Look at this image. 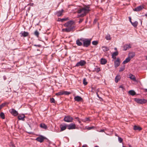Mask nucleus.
I'll return each mask as SVG.
<instances>
[{
	"instance_id": "obj_1",
	"label": "nucleus",
	"mask_w": 147,
	"mask_h": 147,
	"mask_svg": "<svg viewBox=\"0 0 147 147\" xmlns=\"http://www.w3.org/2000/svg\"><path fill=\"white\" fill-rule=\"evenodd\" d=\"M90 11L89 7L86 6L78 9L77 12L78 13L82 14L85 16Z\"/></svg>"
},
{
	"instance_id": "obj_2",
	"label": "nucleus",
	"mask_w": 147,
	"mask_h": 147,
	"mask_svg": "<svg viewBox=\"0 0 147 147\" xmlns=\"http://www.w3.org/2000/svg\"><path fill=\"white\" fill-rule=\"evenodd\" d=\"M80 40L83 42V46L84 47H88L90 45L92 40L91 38L88 39L81 38L80 39Z\"/></svg>"
},
{
	"instance_id": "obj_3",
	"label": "nucleus",
	"mask_w": 147,
	"mask_h": 147,
	"mask_svg": "<svg viewBox=\"0 0 147 147\" xmlns=\"http://www.w3.org/2000/svg\"><path fill=\"white\" fill-rule=\"evenodd\" d=\"M134 100L136 102L140 104H143L146 102L147 100L144 99H139L138 98H135Z\"/></svg>"
},
{
	"instance_id": "obj_4",
	"label": "nucleus",
	"mask_w": 147,
	"mask_h": 147,
	"mask_svg": "<svg viewBox=\"0 0 147 147\" xmlns=\"http://www.w3.org/2000/svg\"><path fill=\"white\" fill-rule=\"evenodd\" d=\"M86 62L84 60H81L79 62H78L76 65L75 67H79L80 66H83L85 65Z\"/></svg>"
},
{
	"instance_id": "obj_5",
	"label": "nucleus",
	"mask_w": 147,
	"mask_h": 147,
	"mask_svg": "<svg viewBox=\"0 0 147 147\" xmlns=\"http://www.w3.org/2000/svg\"><path fill=\"white\" fill-rule=\"evenodd\" d=\"M75 28V26H70L65 28L63 29L62 30L63 31H65L66 32H69L71 31H73V30Z\"/></svg>"
},
{
	"instance_id": "obj_6",
	"label": "nucleus",
	"mask_w": 147,
	"mask_h": 147,
	"mask_svg": "<svg viewBox=\"0 0 147 147\" xmlns=\"http://www.w3.org/2000/svg\"><path fill=\"white\" fill-rule=\"evenodd\" d=\"M73 119V118L69 116H65L64 118V121L67 122H71L72 121Z\"/></svg>"
},
{
	"instance_id": "obj_7",
	"label": "nucleus",
	"mask_w": 147,
	"mask_h": 147,
	"mask_svg": "<svg viewBox=\"0 0 147 147\" xmlns=\"http://www.w3.org/2000/svg\"><path fill=\"white\" fill-rule=\"evenodd\" d=\"M67 129L69 130L73 129L76 128V125L75 124L71 123L67 124Z\"/></svg>"
},
{
	"instance_id": "obj_8",
	"label": "nucleus",
	"mask_w": 147,
	"mask_h": 147,
	"mask_svg": "<svg viewBox=\"0 0 147 147\" xmlns=\"http://www.w3.org/2000/svg\"><path fill=\"white\" fill-rule=\"evenodd\" d=\"M74 24V22L72 20H70L64 24V25L65 27H69L70 26H73L72 25Z\"/></svg>"
},
{
	"instance_id": "obj_9",
	"label": "nucleus",
	"mask_w": 147,
	"mask_h": 147,
	"mask_svg": "<svg viewBox=\"0 0 147 147\" xmlns=\"http://www.w3.org/2000/svg\"><path fill=\"white\" fill-rule=\"evenodd\" d=\"M20 36L21 37H26L29 35V33L25 31H21L20 33Z\"/></svg>"
},
{
	"instance_id": "obj_10",
	"label": "nucleus",
	"mask_w": 147,
	"mask_h": 147,
	"mask_svg": "<svg viewBox=\"0 0 147 147\" xmlns=\"http://www.w3.org/2000/svg\"><path fill=\"white\" fill-rule=\"evenodd\" d=\"M60 131H63L67 128V124L65 123H62L61 124L60 126Z\"/></svg>"
},
{
	"instance_id": "obj_11",
	"label": "nucleus",
	"mask_w": 147,
	"mask_h": 147,
	"mask_svg": "<svg viewBox=\"0 0 147 147\" xmlns=\"http://www.w3.org/2000/svg\"><path fill=\"white\" fill-rule=\"evenodd\" d=\"M10 113L14 116L18 115V112L13 109H12L9 110Z\"/></svg>"
},
{
	"instance_id": "obj_12",
	"label": "nucleus",
	"mask_w": 147,
	"mask_h": 147,
	"mask_svg": "<svg viewBox=\"0 0 147 147\" xmlns=\"http://www.w3.org/2000/svg\"><path fill=\"white\" fill-rule=\"evenodd\" d=\"M45 138L42 136H40L39 137L36 138L35 140L37 141L40 142V143L44 141Z\"/></svg>"
},
{
	"instance_id": "obj_13",
	"label": "nucleus",
	"mask_w": 147,
	"mask_h": 147,
	"mask_svg": "<svg viewBox=\"0 0 147 147\" xmlns=\"http://www.w3.org/2000/svg\"><path fill=\"white\" fill-rule=\"evenodd\" d=\"M120 59L119 58H117V59L114 61V66L115 68L118 67L120 64Z\"/></svg>"
},
{
	"instance_id": "obj_14",
	"label": "nucleus",
	"mask_w": 147,
	"mask_h": 147,
	"mask_svg": "<svg viewBox=\"0 0 147 147\" xmlns=\"http://www.w3.org/2000/svg\"><path fill=\"white\" fill-rule=\"evenodd\" d=\"M131 45L130 44H125L123 46V51H126L127 50L129 49V48H131Z\"/></svg>"
},
{
	"instance_id": "obj_15",
	"label": "nucleus",
	"mask_w": 147,
	"mask_h": 147,
	"mask_svg": "<svg viewBox=\"0 0 147 147\" xmlns=\"http://www.w3.org/2000/svg\"><path fill=\"white\" fill-rule=\"evenodd\" d=\"M144 8L142 5H140L135 8L134 9V10L136 11H141Z\"/></svg>"
},
{
	"instance_id": "obj_16",
	"label": "nucleus",
	"mask_w": 147,
	"mask_h": 147,
	"mask_svg": "<svg viewBox=\"0 0 147 147\" xmlns=\"http://www.w3.org/2000/svg\"><path fill=\"white\" fill-rule=\"evenodd\" d=\"M64 11V10L62 9L61 10L57 11L56 13V15L58 17L62 15V13Z\"/></svg>"
},
{
	"instance_id": "obj_17",
	"label": "nucleus",
	"mask_w": 147,
	"mask_h": 147,
	"mask_svg": "<svg viewBox=\"0 0 147 147\" xmlns=\"http://www.w3.org/2000/svg\"><path fill=\"white\" fill-rule=\"evenodd\" d=\"M74 99L75 101L78 102H80L82 100V98L80 96H75Z\"/></svg>"
},
{
	"instance_id": "obj_18",
	"label": "nucleus",
	"mask_w": 147,
	"mask_h": 147,
	"mask_svg": "<svg viewBox=\"0 0 147 147\" xmlns=\"http://www.w3.org/2000/svg\"><path fill=\"white\" fill-rule=\"evenodd\" d=\"M135 55V53L134 52H130L128 54V57L131 59L133 58L134 57Z\"/></svg>"
},
{
	"instance_id": "obj_19",
	"label": "nucleus",
	"mask_w": 147,
	"mask_h": 147,
	"mask_svg": "<svg viewBox=\"0 0 147 147\" xmlns=\"http://www.w3.org/2000/svg\"><path fill=\"white\" fill-rule=\"evenodd\" d=\"M129 78L134 81H136V78L135 76L131 74H129Z\"/></svg>"
},
{
	"instance_id": "obj_20",
	"label": "nucleus",
	"mask_w": 147,
	"mask_h": 147,
	"mask_svg": "<svg viewBox=\"0 0 147 147\" xmlns=\"http://www.w3.org/2000/svg\"><path fill=\"white\" fill-rule=\"evenodd\" d=\"M80 40L77 39L76 41V44L78 46H81L83 45V43L80 41Z\"/></svg>"
},
{
	"instance_id": "obj_21",
	"label": "nucleus",
	"mask_w": 147,
	"mask_h": 147,
	"mask_svg": "<svg viewBox=\"0 0 147 147\" xmlns=\"http://www.w3.org/2000/svg\"><path fill=\"white\" fill-rule=\"evenodd\" d=\"M107 62V60L103 58H102L100 60V63L101 64L104 65Z\"/></svg>"
},
{
	"instance_id": "obj_22",
	"label": "nucleus",
	"mask_w": 147,
	"mask_h": 147,
	"mask_svg": "<svg viewBox=\"0 0 147 147\" xmlns=\"http://www.w3.org/2000/svg\"><path fill=\"white\" fill-rule=\"evenodd\" d=\"M130 60V58L128 57L126 58L123 61L122 63L123 64H125L129 61Z\"/></svg>"
},
{
	"instance_id": "obj_23",
	"label": "nucleus",
	"mask_w": 147,
	"mask_h": 147,
	"mask_svg": "<svg viewBox=\"0 0 147 147\" xmlns=\"http://www.w3.org/2000/svg\"><path fill=\"white\" fill-rule=\"evenodd\" d=\"M68 19H69L68 18L62 19L58 18L57 20V21L63 22V21L68 20Z\"/></svg>"
},
{
	"instance_id": "obj_24",
	"label": "nucleus",
	"mask_w": 147,
	"mask_h": 147,
	"mask_svg": "<svg viewBox=\"0 0 147 147\" xmlns=\"http://www.w3.org/2000/svg\"><path fill=\"white\" fill-rule=\"evenodd\" d=\"M134 129L135 130H138L139 131H140L142 129V128L139 127L136 125H135L134 127Z\"/></svg>"
},
{
	"instance_id": "obj_25",
	"label": "nucleus",
	"mask_w": 147,
	"mask_h": 147,
	"mask_svg": "<svg viewBox=\"0 0 147 147\" xmlns=\"http://www.w3.org/2000/svg\"><path fill=\"white\" fill-rule=\"evenodd\" d=\"M40 126L41 127L45 129H47V126L44 123L40 124Z\"/></svg>"
},
{
	"instance_id": "obj_26",
	"label": "nucleus",
	"mask_w": 147,
	"mask_h": 147,
	"mask_svg": "<svg viewBox=\"0 0 147 147\" xmlns=\"http://www.w3.org/2000/svg\"><path fill=\"white\" fill-rule=\"evenodd\" d=\"M129 94L131 95L134 96L136 94L135 92L133 90H130L129 91Z\"/></svg>"
},
{
	"instance_id": "obj_27",
	"label": "nucleus",
	"mask_w": 147,
	"mask_h": 147,
	"mask_svg": "<svg viewBox=\"0 0 147 147\" xmlns=\"http://www.w3.org/2000/svg\"><path fill=\"white\" fill-rule=\"evenodd\" d=\"M131 24L134 27H136L138 25V22L137 21H135L134 22H131Z\"/></svg>"
},
{
	"instance_id": "obj_28",
	"label": "nucleus",
	"mask_w": 147,
	"mask_h": 147,
	"mask_svg": "<svg viewBox=\"0 0 147 147\" xmlns=\"http://www.w3.org/2000/svg\"><path fill=\"white\" fill-rule=\"evenodd\" d=\"M24 117L25 116L24 115H23V116L19 115L18 117V118L19 120H22V121H24Z\"/></svg>"
},
{
	"instance_id": "obj_29",
	"label": "nucleus",
	"mask_w": 147,
	"mask_h": 147,
	"mask_svg": "<svg viewBox=\"0 0 147 147\" xmlns=\"http://www.w3.org/2000/svg\"><path fill=\"white\" fill-rule=\"evenodd\" d=\"M105 38L107 40H110L111 39V36L109 34H108L105 36Z\"/></svg>"
},
{
	"instance_id": "obj_30",
	"label": "nucleus",
	"mask_w": 147,
	"mask_h": 147,
	"mask_svg": "<svg viewBox=\"0 0 147 147\" xmlns=\"http://www.w3.org/2000/svg\"><path fill=\"white\" fill-rule=\"evenodd\" d=\"M102 50L104 52H105L108 51L109 50V48L108 47H102Z\"/></svg>"
},
{
	"instance_id": "obj_31",
	"label": "nucleus",
	"mask_w": 147,
	"mask_h": 147,
	"mask_svg": "<svg viewBox=\"0 0 147 147\" xmlns=\"http://www.w3.org/2000/svg\"><path fill=\"white\" fill-rule=\"evenodd\" d=\"M120 80V76H117L115 78V82L117 83L119 80Z\"/></svg>"
},
{
	"instance_id": "obj_32",
	"label": "nucleus",
	"mask_w": 147,
	"mask_h": 147,
	"mask_svg": "<svg viewBox=\"0 0 147 147\" xmlns=\"http://www.w3.org/2000/svg\"><path fill=\"white\" fill-rule=\"evenodd\" d=\"M125 69V65H123V66L119 68V72H121L123 71Z\"/></svg>"
},
{
	"instance_id": "obj_33",
	"label": "nucleus",
	"mask_w": 147,
	"mask_h": 147,
	"mask_svg": "<svg viewBox=\"0 0 147 147\" xmlns=\"http://www.w3.org/2000/svg\"><path fill=\"white\" fill-rule=\"evenodd\" d=\"M0 116L3 119L5 118V116L4 113L3 112H1L0 114Z\"/></svg>"
},
{
	"instance_id": "obj_34",
	"label": "nucleus",
	"mask_w": 147,
	"mask_h": 147,
	"mask_svg": "<svg viewBox=\"0 0 147 147\" xmlns=\"http://www.w3.org/2000/svg\"><path fill=\"white\" fill-rule=\"evenodd\" d=\"M34 35L36 36H37V37H38L39 35V32L38 31V30H36L34 32Z\"/></svg>"
},
{
	"instance_id": "obj_35",
	"label": "nucleus",
	"mask_w": 147,
	"mask_h": 147,
	"mask_svg": "<svg viewBox=\"0 0 147 147\" xmlns=\"http://www.w3.org/2000/svg\"><path fill=\"white\" fill-rule=\"evenodd\" d=\"M63 94L65 95H68L71 94V92L67 91H63Z\"/></svg>"
},
{
	"instance_id": "obj_36",
	"label": "nucleus",
	"mask_w": 147,
	"mask_h": 147,
	"mask_svg": "<svg viewBox=\"0 0 147 147\" xmlns=\"http://www.w3.org/2000/svg\"><path fill=\"white\" fill-rule=\"evenodd\" d=\"M118 53L117 51L115 52H114L112 55V56L113 57V56H116L118 55Z\"/></svg>"
},
{
	"instance_id": "obj_37",
	"label": "nucleus",
	"mask_w": 147,
	"mask_h": 147,
	"mask_svg": "<svg viewBox=\"0 0 147 147\" xmlns=\"http://www.w3.org/2000/svg\"><path fill=\"white\" fill-rule=\"evenodd\" d=\"M63 94V91L59 92L56 94V95L57 96L61 95Z\"/></svg>"
},
{
	"instance_id": "obj_38",
	"label": "nucleus",
	"mask_w": 147,
	"mask_h": 147,
	"mask_svg": "<svg viewBox=\"0 0 147 147\" xmlns=\"http://www.w3.org/2000/svg\"><path fill=\"white\" fill-rule=\"evenodd\" d=\"M90 120L88 118H86L84 119H82V121L86 122L87 121H88Z\"/></svg>"
},
{
	"instance_id": "obj_39",
	"label": "nucleus",
	"mask_w": 147,
	"mask_h": 147,
	"mask_svg": "<svg viewBox=\"0 0 147 147\" xmlns=\"http://www.w3.org/2000/svg\"><path fill=\"white\" fill-rule=\"evenodd\" d=\"M83 84L84 85H86L87 84V82L86 81L85 78H84L83 80Z\"/></svg>"
},
{
	"instance_id": "obj_40",
	"label": "nucleus",
	"mask_w": 147,
	"mask_h": 147,
	"mask_svg": "<svg viewBox=\"0 0 147 147\" xmlns=\"http://www.w3.org/2000/svg\"><path fill=\"white\" fill-rule=\"evenodd\" d=\"M95 70L97 72H98L99 71H100V69L99 67H98L97 68H95Z\"/></svg>"
},
{
	"instance_id": "obj_41",
	"label": "nucleus",
	"mask_w": 147,
	"mask_h": 147,
	"mask_svg": "<svg viewBox=\"0 0 147 147\" xmlns=\"http://www.w3.org/2000/svg\"><path fill=\"white\" fill-rule=\"evenodd\" d=\"M98 43V42L96 41H94L92 42V44L94 45H96Z\"/></svg>"
},
{
	"instance_id": "obj_42",
	"label": "nucleus",
	"mask_w": 147,
	"mask_h": 147,
	"mask_svg": "<svg viewBox=\"0 0 147 147\" xmlns=\"http://www.w3.org/2000/svg\"><path fill=\"white\" fill-rule=\"evenodd\" d=\"M118 141L120 143H121L122 142L123 139L121 138V137H118Z\"/></svg>"
},
{
	"instance_id": "obj_43",
	"label": "nucleus",
	"mask_w": 147,
	"mask_h": 147,
	"mask_svg": "<svg viewBox=\"0 0 147 147\" xmlns=\"http://www.w3.org/2000/svg\"><path fill=\"white\" fill-rule=\"evenodd\" d=\"M50 102L51 103H55V100L53 98H52L50 99Z\"/></svg>"
},
{
	"instance_id": "obj_44",
	"label": "nucleus",
	"mask_w": 147,
	"mask_h": 147,
	"mask_svg": "<svg viewBox=\"0 0 147 147\" xmlns=\"http://www.w3.org/2000/svg\"><path fill=\"white\" fill-rule=\"evenodd\" d=\"M84 16L82 14L77 15L78 18L82 17H84Z\"/></svg>"
},
{
	"instance_id": "obj_45",
	"label": "nucleus",
	"mask_w": 147,
	"mask_h": 147,
	"mask_svg": "<svg viewBox=\"0 0 147 147\" xmlns=\"http://www.w3.org/2000/svg\"><path fill=\"white\" fill-rule=\"evenodd\" d=\"M33 46L36 47H41V45H36L35 44L33 45Z\"/></svg>"
},
{
	"instance_id": "obj_46",
	"label": "nucleus",
	"mask_w": 147,
	"mask_h": 147,
	"mask_svg": "<svg viewBox=\"0 0 147 147\" xmlns=\"http://www.w3.org/2000/svg\"><path fill=\"white\" fill-rule=\"evenodd\" d=\"M5 103H3L0 105V107L2 108L4 106H5Z\"/></svg>"
},
{
	"instance_id": "obj_47",
	"label": "nucleus",
	"mask_w": 147,
	"mask_h": 147,
	"mask_svg": "<svg viewBox=\"0 0 147 147\" xmlns=\"http://www.w3.org/2000/svg\"><path fill=\"white\" fill-rule=\"evenodd\" d=\"M96 94H97V97L100 99V100H102V98L99 96L97 92L96 93Z\"/></svg>"
},
{
	"instance_id": "obj_48",
	"label": "nucleus",
	"mask_w": 147,
	"mask_h": 147,
	"mask_svg": "<svg viewBox=\"0 0 147 147\" xmlns=\"http://www.w3.org/2000/svg\"><path fill=\"white\" fill-rule=\"evenodd\" d=\"M93 127H88L87 128V129H88V130H90L93 128Z\"/></svg>"
},
{
	"instance_id": "obj_49",
	"label": "nucleus",
	"mask_w": 147,
	"mask_h": 147,
	"mask_svg": "<svg viewBox=\"0 0 147 147\" xmlns=\"http://www.w3.org/2000/svg\"><path fill=\"white\" fill-rule=\"evenodd\" d=\"M83 19H80V20L79 21V23H81L83 21Z\"/></svg>"
},
{
	"instance_id": "obj_50",
	"label": "nucleus",
	"mask_w": 147,
	"mask_h": 147,
	"mask_svg": "<svg viewBox=\"0 0 147 147\" xmlns=\"http://www.w3.org/2000/svg\"><path fill=\"white\" fill-rule=\"evenodd\" d=\"M97 19H95L94 21V22H93V23L94 24H95L96 23V22H97Z\"/></svg>"
},
{
	"instance_id": "obj_51",
	"label": "nucleus",
	"mask_w": 147,
	"mask_h": 147,
	"mask_svg": "<svg viewBox=\"0 0 147 147\" xmlns=\"http://www.w3.org/2000/svg\"><path fill=\"white\" fill-rule=\"evenodd\" d=\"M129 21H130V22H131H131H131V17H129Z\"/></svg>"
},
{
	"instance_id": "obj_52",
	"label": "nucleus",
	"mask_w": 147,
	"mask_h": 147,
	"mask_svg": "<svg viewBox=\"0 0 147 147\" xmlns=\"http://www.w3.org/2000/svg\"><path fill=\"white\" fill-rule=\"evenodd\" d=\"M28 5L31 6H33L34 5V3H29Z\"/></svg>"
},
{
	"instance_id": "obj_53",
	"label": "nucleus",
	"mask_w": 147,
	"mask_h": 147,
	"mask_svg": "<svg viewBox=\"0 0 147 147\" xmlns=\"http://www.w3.org/2000/svg\"><path fill=\"white\" fill-rule=\"evenodd\" d=\"M119 88H121L123 89L124 88L123 86L122 85H121L119 86Z\"/></svg>"
},
{
	"instance_id": "obj_54",
	"label": "nucleus",
	"mask_w": 147,
	"mask_h": 147,
	"mask_svg": "<svg viewBox=\"0 0 147 147\" xmlns=\"http://www.w3.org/2000/svg\"><path fill=\"white\" fill-rule=\"evenodd\" d=\"M112 58L113 59H116V56H113V57L112 56Z\"/></svg>"
},
{
	"instance_id": "obj_55",
	"label": "nucleus",
	"mask_w": 147,
	"mask_h": 147,
	"mask_svg": "<svg viewBox=\"0 0 147 147\" xmlns=\"http://www.w3.org/2000/svg\"><path fill=\"white\" fill-rule=\"evenodd\" d=\"M78 121H79L80 119L78 117H76L75 118Z\"/></svg>"
},
{
	"instance_id": "obj_56",
	"label": "nucleus",
	"mask_w": 147,
	"mask_h": 147,
	"mask_svg": "<svg viewBox=\"0 0 147 147\" xmlns=\"http://www.w3.org/2000/svg\"><path fill=\"white\" fill-rule=\"evenodd\" d=\"M104 131H105V130L104 129H103L101 130L100 131V132H104Z\"/></svg>"
},
{
	"instance_id": "obj_57",
	"label": "nucleus",
	"mask_w": 147,
	"mask_h": 147,
	"mask_svg": "<svg viewBox=\"0 0 147 147\" xmlns=\"http://www.w3.org/2000/svg\"><path fill=\"white\" fill-rule=\"evenodd\" d=\"M3 77H4V80H5L6 79V78L5 77V76H4Z\"/></svg>"
},
{
	"instance_id": "obj_58",
	"label": "nucleus",
	"mask_w": 147,
	"mask_h": 147,
	"mask_svg": "<svg viewBox=\"0 0 147 147\" xmlns=\"http://www.w3.org/2000/svg\"><path fill=\"white\" fill-rule=\"evenodd\" d=\"M78 121L80 123H81V121H80V119L79 120V121Z\"/></svg>"
},
{
	"instance_id": "obj_59",
	"label": "nucleus",
	"mask_w": 147,
	"mask_h": 147,
	"mask_svg": "<svg viewBox=\"0 0 147 147\" xmlns=\"http://www.w3.org/2000/svg\"><path fill=\"white\" fill-rule=\"evenodd\" d=\"M145 92H147V89H145Z\"/></svg>"
},
{
	"instance_id": "obj_60",
	"label": "nucleus",
	"mask_w": 147,
	"mask_h": 147,
	"mask_svg": "<svg viewBox=\"0 0 147 147\" xmlns=\"http://www.w3.org/2000/svg\"><path fill=\"white\" fill-rule=\"evenodd\" d=\"M129 147H132V146L130 145H129Z\"/></svg>"
},
{
	"instance_id": "obj_61",
	"label": "nucleus",
	"mask_w": 147,
	"mask_h": 147,
	"mask_svg": "<svg viewBox=\"0 0 147 147\" xmlns=\"http://www.w3.org/2000/svg\"><path fill=\"white\" fill-rule=\"evenodd\" d=\"M82 147H87V146H86L83 145L82 146Z\"/></svg>"
},
{
	"instance_id": "obj_62",
	"label": "nucleus",
	"mask_w": 147,
	"mask_h": 147,
	"mask_svg": "<svg viewBox=\"0 0 147 147\" xmlns=\"http://www.w3.org/2000/svg\"><path fill=\"white\" fill-rule=\"evenodd\" d=\"M94 147H99V146H96Z\"/></svg>"
},
{
	"instance_id": "obj_63",
	"label": "nucleus",
	"mask_w": 147,
	"mask_h": 147,
	"mask_svg": "<svg viewBox=\"0 0 147 147\" xmlns=\"http://www.w3.org/2000/svg\"><path fill=\"white\" fill-rule=\"evenodd\" d=\"M115 50H117V48H115Z\"/></svg>"
},
{
	"instance_id": "obj_64",
	"label": "nucleus",
	"mask_w": 147,
	"mask_h": 147,
	"mask_svg": "<svg viewBox=\"0 0 147 147\" xmlns=\"http://www.w3.org/2000/svg\"><path fill=\"white\" fill-rule=\"evenodd\" d=\"M146 59H147V56L146 57Z\"/></svg>"
}]
</instances>
